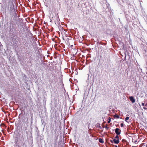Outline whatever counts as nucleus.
I'll return each instance as SVG.
<instances>
[{"label": "nucleus", "mask_w": 147, "mask_h": 147, "mask_svg": "<svg viewBox=\"0 0 147 147\" xmlns=\"http://www.w3.org/2000/svg\"><path fill=\"white\" fill-rule=\"evenodd\" d=\"M96 127H98L99 128H100V129H101L102 128L101 126H100V124L99 123H98L96 125Z\"/></svg>", "instance_id": "obj_11"}, {"label": "nucleus", "mask_w": 147, "mask_h": 147, "mask_svg": "<svg viewBox=\"0 0 147 147\" xmlns=\"http://www.w3.org/2000/svg\"><path fill=\"white\" fill-rule=\"evenodd\" d=\"M134 107L135 108H136L137 107H136V106H134Z\"/></svg>", "instance_id": "obj_36"}, {"label": "nucleus", "mask_w": 147, "mask_h": 147, "mask_svg": "<svg viewBox=\"0 0 147 147\" xmlns=\"http://www.w3.org/2000/svg\"><path fill=\"white\" fill-rule=\"evenodd\" d=\"M13 22V21H11V22H10V24H11L12 22Z\"/></svg>", "instance_id": "obj_38"}, {"label": "nucleus", "mask_w": 147, "mask_h": 147, "mask_svg": "<svg viewBox=\"0 0 147 147\" xmlns=\"http://www.w3.org/2000/svg\"><path fill=\"white\" fill-rule=\"evenodd\" d=\"M122 141H123V142H125L126 143V144L127 145H129V147H130L131 146V145L129 144V142H127V141L126 140H125V139H123L122 140Z\"/></svg>", "instance_id": "obj_9"}, {"label": "nucleus", "mask_w": 147, "mask_h": 147, "mask_svg": "<svg viewBox=\"0 0 147 147\" xmlns=\"http://www.w3.org/2000/svg\"><path fill=\"white\" fill-rule=\"evenodd\" d=\"M95 39H94V38H92V45H93V41L94 40V42H95V40H96L97 41H96V43H98V42L97 41V40H98V39L96 38V37H95Z\"/></svg>", "instance_id": "obj_12"}, {"label": "nucleus", "mask_w": 147, "mask_h": 147, "mask_svg": "<svg viewBox=\"0 0 147 147\" xmlns=\"http://www.w3.org/2000/svg\"><path fill=\"white\" fill-rule=\"evenodd\" d=\"M93 80L92 82H94V81H93V80Z\"/></svg>", "instance_id": "obj_49"}, {"label": "nucleus", "mask_w": 147, "mask_h": 147, "mask_svg": "<svg viewBox=\"0 0 147 147\" xmlns=\"http://www.w3.org/2000/svg\"><path fill=\"white\" fill-rule=\"evenodd\" d=\"M16 0H5V6L3 9L6 12H8L10 15H16L15 10L17 9V6L16 5Z\"/></svg>", "instance_id": "obj_1"}, {"label": "nucleus", "mask_w": 147, "mask_h": 147, "mask_svg": "<svg viewBox=\"0 0 147 147\" xmlns=\"http://www.w3.org/2000/svg\"><path fill=\"white\" fill-rule=\"evenodd\" d=\"M141 72H142V69H141Z\"/></svg>", "instance_id": "obj_40"}, {"label": "nucleus", "mask_w": 147, "mask_h": 147, "mask_svg": "<svg viewBox=\"0 0 147 147\" xmlns=\"http://www.w3.org/2000/svg\"><path fill=\"white\" fill-rule=\"evenodd\" d=\"M107 7H108V8H109V7L108 6H107Z\"/></svg>", "instance_id": "obj_47"}, {"label": "nucleus", "mask_w": 147, "mask_h": 147, "mask_svg": "<svg viewBox=\"0 0 147 147\" xmlns=\"http://www.w3.org/2000/svg\"><path fill=\"white\" fill-rule=\"evenodd\" d=\"M107 33L108 34H111V30H108L107 31Z\"/></svg>", "instance_id": "obj_18"}, {"label": "nucleus", "mask_w": 147, "mask_h": 147, "mask_svg": "<svg viewBox=\"0 0 147 147\" xmlns=\"http://www.w3.org/2000/svg\"><path fill=\"white\" fill-rule=\"evenodd\" d=\"M110 22H111V23H112V22H113L112 21V20H111V21L110 20Z\"/></svg>", "instance_id": "obj_32"}, {"label": "nucleus", "mask_w": 147, "mask_h": 147, "mask_svg": "<svg viewBox=\"0 0 147 147\" xmlns=\"http://www.w3.org/2000/svg\"><path fill=\"white\" fill-rule=\"evenodd\" d=\"M113 143L115 144H117L119 142V140H117L115 138H113Z\"/></svg>", "instance_id": "obj_6"}, {"label": "nucleus", "mask_w": 147, "mask_h": 147, "mask_svg": "<svg viewBox=\"0 0 147 147\" xmlns=\"http://www.w3.org/2000/svg\"><path fill=\"white\" fill-rule=\"evenodd\" d=\"M110 141L112 143H113V140H110Z\"/></svg>", "instance_id": "obj_22"}, {"label": "nucleus", "mask_w": 147, "mask_h": 147, "mask_svg": "<svg viewBox=\"0 0 147 147\" xmlns=\"http://www.w3.org/2000/svg\"><path fill=\"white\" fill-rule=\"evenodd\" d=\"M105 127L106 129L107 130L109 128V127H108L107 126H105Z\"/></svg>", "instance_id": "obj_21"}, {"label": "nucleus", "mask_w": 147, "mask_h": 147, "mask_svg": "<svg viewBox=\"0 0 147 147\" xmlns=\"http://www.w3.org/2000/svg\"><path fill=\"white\" fill-rule=\"evenodd\" d=\"M143 108L144 109V110H147V108L145 107H143Z\"/></svg>", "instance_id": "obj_24"}, {"label": "nucleus", "mask_w": 147, "mask_h": 147, "mask_svg": "<svg viewBox=\"0 0 147 147\" xmlns=\"http://www.w3.org/2000/svg\"><path fill=\"white\" fill-rule=\"evenodd\" d=\"M31 120H33V114L32 113L31 115Z\"/></svg>", "instance_id": "obj_20"}, {"label": "nucleus", "mask_w": 147, "mask_h": 147, "mask_svg": "<svg viewBox=\"0 0 147 147\" xmlns=\"http://www.w3.org/2000/svg\"><path fill=\"white\" fill-rule=\"evenodd\" d=\"M114 117L115 118H116L117 119H119L120 118V116L118 115H114Z\"/></svg>", "instance_id": "obj_13"}, {"label": "nucleus", "mask_w": 147, "mask_h": 147, "mask_svg": "<svg viewBox=\"0 0 147 147\" xmlns=\"http://www.w3.org/2000/svg\"><path fill=\"white\" fill-rule=\"evenodd\" d=\"M115 147H118L117 145H115Z\"/></svg>", "instance_id": "obj_35"}, {"label": "nucleus", "mask_w": 147, "mask_h": 147, "mask_svg": "<svg viewBox=\"0 0 147 147\" xmlns=\"http://www.w3.org/2000/svg\"><path fill=\"white\" fill-rule=\"evenodd\" d=\"M128 55V56H129V55Z\"/></svg>", "instance_id": "obj_42"}, {"label": "nucleus", "mask_w": 147, "mask_h": 147, "mask_svg": "<svg viewBox=\"0 0 147 147\" xmlns=\"http://www.w3.org/2000/svg\"><path fill=\"white\" fill-rule=\"evenodd\" d=\"M26 121H28V118L27 117H26Z\"/></svg>", "instance_id": "obj_29"}, {"label": "nucleus", "mask_w": 147, "mask_h": 147, "mask_svg": "<svg viewBox=\"0 0 147 147\" xmlns=\"http://www.w3.org/2000/svg\"><path fill=\"white\" fill-rule=\"evenodd\" d=\"M25 145L26 146V144H25Z\"/></svg>", "instance_id": "obj_46"}, {"label": "nucleus", "mask_w": 147, "mask_h": 147, "mask_svg": "<svg viewBox=\"0 0 147 147\" xmlns=\"http://www.w3.org/2000/svg\"><path fill=\"white\" fill-rule=\"evenodd\" d=\"M106 3V5H109V3H107H107Z\"/></svg>", "instance_id": "obj_30"}, {"label": "nucleus", "mask_w": 147, "mask_h": 147, "mask_svg": "<svg viewBox=\"0 0 147 147\" xmlns=\"http://www.w3.org/2000/svg\"><path fill=\"white\" fill-rule=\"evenodd\" d=\"M120 125L121 127H123L124 126V123H121Z\"/></svg>", "instance_id": "obj_19"}, {"label": "nucleus", "mask_w": 147, "mask_h": 147, "mask_svg": "<svg viewBox=\"0 0 147 147\" xmlns=\"http://www.w3.org/2000/svg\"><path fill=\"white\" fill-rule=\"evenodd\" d=\"M146 97H147V94H146Z\"/></svg>", "instance_id": "obj_41"}, {"label": "nucleus", "mask_w": 147, "mask_h": 147, "mask_svg": "<svg viewBox=\"0 0 147 147\" xmlns=\"http://www.w3.org/2000/svg\"><path fill=\"white\" fill-rule=\"evenodd\" d=\"M117 39V42L121 46H122L123 47H124V44L123 42H121V40H120V39Z\"/></svg>", "instance_id": "obj_5"}, {"label": "nucleus", "mask_w": 147, "mask_h": 147, "mask_svg": "<svg viewBox=\"0 0 147 147\" xmlns=\"http://www.w3.org/2000/svg\"><path fill=\"white\" fill-rule=\"evenodd\" d=\"M57 131V130L56 129H55L54 131V132L55 133L54 134V135H55V136L56 137V139H55V141L56 142L57 141V136H57V134H56Z\"/></svg>", "instance_id": "obj_8"}, {"label": "nucleus", "mask_w": 147, "mask_h": 147, "mask_svg": "<svg viewBox=\"0 0 147 147\" xmlns=\"http://www.w3.org/2000/svg\"><path fill=\"white\" fill-rule=\"evenodd\" d=\"M94 138L95 140V138Z\"/></svg>", "instance_id": "obj_45"}, {"label": "nucleus", "mask_w": 147, "mask_h": 147, "mask_svg": "<svg viewBox=\"0 0 147 147\" xmlns=\"http://www.w3.org/2000/svg\"><path fill=\"white\" fill-rule=\"evenodd\" d=\"M16 142H17L18 140V137H16Z\"/></svg>", "instance_id": "obj_26"}, {"label": "nucleus", "mask_w": 147, "mask_h": 147, "mask_svg": "<svg viewBox=\"0 0 147 147\" xmlns=\"http://www.w3.org/2000/svg\"><path fill=\"white\" fill-rule=\"evenodd\" d=\"M126 53H125V57H124L125 58V59H126Z\"/></svg>", "instance_id": "obj_27"}, {"label": "nucleus", "mask_w": 147, "mask_h": 147, "mask_svg": "<svg viewBox=\"0 0 147 147\" xmlns=\"http://www.w3.org/2000/svg\"><path fill=\"white\" fill-rule=\"evenodd\" d=\"M144 51H145V52H146V49H144Z\"/></svg>", "instance_id": "obj_37"}, {"label": "nucleus", "mask_w": 147, "mask_h": 147, "mask_svg": "<svg viewBox=\"0 0 147 147\" xmlns=\"http://www.w3.org/2000/svg\"><path fill=\"white\" fill-rule=\"evenodd\" d=\"M134 142L136 144L137 142V140H135Z\"/></svg>", "instance_id": "obj_25"}, {"label": "nucleus", "mask_w": 147, "mask_h": 147, "mask_svg": "<svg viewBox=\"0 0 147 147\" xmlns=\"http://www.w3.org/2000/svg\"><path fill=\"white\" fill-rule=\"evenodd\" d=\"M114 138H115V139H117V140H119V137L118 136V135H117Z\"/></svg>", "instance_id": "obj_15"}, {"label": "nucleus", "mask_w": 147, "mask_h": 147, "mask_svg": "<svg viewBox=\"0 0 147 147\" xmlns=\"http://www.w3.org/2000/svg\"><path fill=\"white\" fill-rule=\"evenodd\" d=\"M106 3V5H109V3H107H107Z\"/></svg>", "instance_id": "obj_31"}, {"label": "nucleus", "mask_w": 147, "mask_h": 147, "mask_svg": "<svg viewBox=\"0 0 147 147\" xmlns=\"http://www.w3.org/2000/svg\"><path fill=\"white\" fill-rule=\"evenodd\" d=\"M111 118L110 117H109L108 118V121H107V123H109L111 122Z\"/></svg>", "instance_id": "obj_17"}, {"label": "nucleus", "mask_w": 147, "mask_h": 147, "mask_svg": "<svg viewBox=\"0 0 147 147\" xmlns=\"http://www.w3.org/2000/svg\"><path fill=\"white\" fill-rule=\"evenodd\" d=\"M142 106H144V102H142Z\"/></svg>", "instance_id": "obj_23"}, {"label": "nucleus", "mask_w": 147, "mask_h": 147, "mask_svg": "<svg viewBox=\"0 0 147 147\" xmlns=\"http://www.w3.org/2000/svg\"><path fill=\"white\" fill-rule=\"evenodd\" d=\"M98 140H99V142L103 144L104 142V140H103V139H102L101 138H99V139Z\"/></svg>", "instance_id": "obj_10"}, {"label": "nucleus", "mask_w": 147, "mask_h": 147, "mask_svg": "<svg viewBox=\"0 0 147 147\" xmlns=\"http://www.w3.org/2000/svg\"><path fill=\"white\" fill-rule=\"evenodd\" d=\"M24 144H25L24 143H23L22 144V145L21 144V145L23 146Z\"/></svg>", "instance_id": "obj_28"}, {"label": "nucleus", "mask_w": 147, "mask_h": 147, "mask_svg": "<svg viewBox=\"0 0 147 147\" xmlns=\"http://www.w3.org/2000/svg\"><path fill=\"white\" fill-rule=\"evenodd\" d=\"M129 98L132 103H134L135 102V100L134 96H130Z\"/></svg>", "instance_id": "obj_4"}, {"label": "nucleus", "mask_w": 147, "mask_h": 147, "mask_svg": "<svg viewBox=\"0 0 147 147\" xmlns=\"http://www.w3.org/2000/svg\"><path fill=\"white\" fill-rule=\"evenodd\" d=\"M129 117H126L125 118V121L126 122H127V120L129 119Z\"/></svg>", "instance_id": "obj_14"}, {"label": "nucleus", "mask_w": 147, "mask_h": 147, "mask_svg": "<svg viewBox=\"0 0 147 147\" xmlns=\"http://www.w3.org/2000/svg\"><path fill=\"white\" fill-rule=\"evenodd\" d=\"M115 130V132L116 134L117 135H120L121 133V130L119 128H116L115 129H114L113 130Z\"/></svg>", "instance_id": "obj_3"}, {"label": "nucleus", "mask_w": 147, "mask_h": 147, "mask_svg": "<svg viewBox=\"0 0 147 147\" xmlns=\"http://www.w3.org/2000/svg\"><path fill=\"white\" fill-rule=\"evenodd\" d=\"M93 18V19H92V20H95V19H94V18Z\"/></svg>", "instance_id": "obj_34"}, {"label": "nucleus", "mask_w": 147, "mask_h": 147, "mask_svg": "<svg viewBox=\"0 0 147 147\" xmlns=\"http://www.w3.org/2000/svg\"><path fill=\"white\" fill-rule=\"evenodd\" d=\"M51 131L52 132V131H53V129L51 130Z\"/></svg>", "instance_id": "obj_39"}, {"label": "nucleus", "mask_w": 147, "mask_h": 147, "mask_svg": "<svg viewBox=\"0 0 147 147\" xmlns=\"http://www.w3.org/2000/svg\"><path fill=\"white\" fill-rule=\"evenodd\" d=\"M105 13H107V11H105Z\"/></svg>", "instance_id": "obj_43"}, {"label": "nucleus", "mask_w": 147, "mask_h": 147, "mask_svg": "<svg viewBox=\"0 0 147 147\" xmlns=\"http://www.w3.org/2000/svg\"><path fill=\"white\" fill-rule=\"evenodd\" d=\"M92 71L91 70V69L90 68L89 70V71L88 73V78L87 80V82L88 83V86L89 85V86L90 87V88H91V84L92 83L91 81V77L92 76V74L91 73V71Z\"/></svg>", "instance_id": "obj_2"}, {"label": "nucleus", "mask_w": 147, "mask_h": 147, "mask_svg": "<svg viewBox=\"0 0 147 147\" xmlns=\"http://www.w3.org/2000/svg\"><path fill=\"white\" fill-rule=\"evenodd\" d=\"M117 2L120 4H122L121 2L125 3V0H124V1L123 0H116Z\"/></svg>", "instance_id": "obj_7"}, {"label": "nucleus", "mask_w": 147, "mask_h": 147, "mask_svg": "<svg viewBox=\"0 0 147 147\" xmlns=\"http://www.w3.org/2000/svg\"><path fill=\"white\" fill-rule=\"evenodd\" d=\"M51 127H52V128H53V127H52V126H51Z\"/></svg>", "instance_id": "obj_44"}, {"label": "nucleus", "mask_w": 147, "mask_h": 147, "mask_svg": "<svg viewBox=\"0 0 147 147\" xmlns=\"http://www.w3.org/2000/svg\"><path fill=\"white\" fill-rule=\"evenodd\" d=\"M94 147H97V146H94Z\"/></svg>", "instance_id": "obj_48"}, {"label": "nucleus", "mask_w": 147, "mask_h": 147, "mask_svg": "<svg viewBox=\"0 0 147 147\" xmlns=\"http://www.w3.org/2000/svg\"><path fill=\"white\" fill-rule=\"evenodd\" d=\"M139 106H140V107H141V105H140V103H139Z\"/></svg>", "instance_id": "obj_33"}, {"label": "nucleus", "mask_w": 147, "mask_h": 147, "mask_svg": "<svg viewBox=\"0 0 147 147\" xmlns=\"http://www.w3.org/2000/svg\"><path fill=\"white\" fill-rule=\"evenodd\" d=\"M92 138L93 137V136H92Z\"/></svg>", "instance_id": "obj_50"}, {"label": "nucleus", "mask_w": 147, "mask_h": 147, "mask_svg": "<svg viewBox=\"0 0 147 147\" xmlns=\"http://www.w3.org/2000/svg\"><path fill=\"white\" fill-rule=\"evenodd\" d=\"M28 122L27 123H25L24 124V127H25V128H27V127L28 126Z\"/></svg>", "instance_id": "obj_16"}]
</instances>
